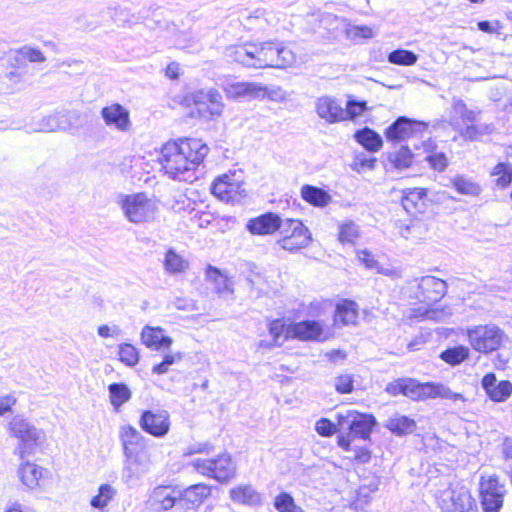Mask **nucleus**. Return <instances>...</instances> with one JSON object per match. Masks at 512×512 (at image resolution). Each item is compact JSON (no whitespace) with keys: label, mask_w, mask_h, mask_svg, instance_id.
Returning <instances> with one entry per match:
<instances>
[{"label":"nucleus","mask_w":512,"mask_h":512,"mask_svg":"<svg viewBox=\"0 0 512 512\" xmlns=\"http://www.w3.org/2000/svg\"><path fill=\"white\" fill-rule=\"evenodd\" d=\"M453 188L460 194L477 197L482 192V187L472 178L465 175H457L451 179Z\"/></svg>","instance_id":"nucleus-36"},{"label":"nucleus","mask_w":512,"mask_h":512,"mask_svg":"<svg viewBox=\"0 0 512 512\" xmlns=\"http://www.w3.org/2000/svg\"><path fill=\"white\" fill-rule=\"evenodd\" d=\"M426 160L433 169L438 171H443L448 164L445 154L441 152L428 155Z\"/></svg>","instance_id":"nucleus-56"},{"label":"nucleus","mask_w":512,"mask_h":512,"mask_svg":"<svg viewBox=\"0 0 512 512\" xmlns=\"http://www.w3.org/2000/svg\"><path fill=\"white\" fill-rule=\"evenodd\" d=\"M386 428L397 436L413 433L416 423L413 419L400 414H395L387 420Z\"/></svg>","instance_id":"nucleus-34"},{"label":"nucleus","mask_w":512,"mask_h":512,"mask_svg":"<svg viewBox=\"0 0 512 512\" xmlns=\"http://www.w3.org/2000/svg\"><path fill=\"white\" fill-rule=\"evenodd\" d=\"M479 493L484 512H499L503 506L507 489L497 475H482L479 482Z\"/></svg>","instance_id":"nucleus-7"},{"label":"nucleus","mask_w":512,"mask_h":512,"mask_svg":"<svg viewBox=\"0 0 512 512\" xmlns=\"http://www.w3.org/2000/svg\"><path fill=\"white\" fill-rule=\"evenodd\" d=\"M442 512H478L477 505L467 489L447 493L442 499Z\"/></svg>","instance_id":"nucleus-19"},{"label":"nucleus","mask_w":512,"mask_h":512,"mask_svg":"<svg viewBox=\"0 0 512 512\" xmlns=\"http://www.w3.org/2000/svg\"><path fill=\"white\" fill-rule=\"evenodd\" d=\"M334 386L339 393H351L353 391V378L349 374L339 375L335 378Z\"/></svg>","instance_id":"nucleus-55"},{"label":"nucleus","mask_w":512,"mask_h":512,"mask_svg":"<svg viewBox=\"0 0 512 512\" xmlns=\"http://www.w3.org/2000/svg\"><path fill=\"white\" fill-rule=\"evenodd\" d=\"M316 432L323 437H330L334 433L339 432L338 423L334 424L327 418L319 419L315 424Z\"/></svg>","instance_id":"nucleus-52"},{"label":"nucleus","mask_w":512,"mask_h":512,"mask_svg":"<svg viewBox=\"0 0 512 512\" xmlns=\"http://www.w3.org/2000/svg\"><path fill=\"white\" fill-rule=\"evenodd\" d=\"M301 196L316 207H325L332 201V197L325 190L311 185H304L301 188Z\"/></svg>","instance_id":"nucleus-35"},{"label":"nucleus","mask_w":512,"mask_h":512,"mask_svg":"<svg viewBox=\"0 0 512 512\" xmlns=\"http://www.w3.org/2000/svg\"><path fill=\"white\" fill-rule=\"evenodd\" d=\"M375 164H376L375 158H368L365 155L361 154V155H357L354 158V160L351 164V168H352V170H354L358 173H361L365 170H373L375 167Z\"/></svg>","instance_id":"nucleus-53"},{"label":"nucleus","mask_w":512,"mask_h":512,"mask_svg":"<svg viewBox=\"0 0 512 512\" xmlns=\"http://www.w3.org/2000/svg\"><path fill=\"white\" fill-rule=\"evenodd\" d=\"M426 130V124L410 120L406 117H399L385 130L388 141L399 143L416 137Z\"/></svg>","instance_id":"nucleus-16"},{"label":"nucleus","mask_w":512,"mask_h":512,"mask_svg":"<svg viewBox=\"0 0 512 512\" xmlns=\"http://www.w3.org/2000/svg\"><path fill=\"white\" fill-rule=\"evenodd\" d=\"M367 110L368 107L365 101L349 100L344 108V113L346 114L344 115V121L355 120Z\"/></svg>","instance_id":"nucleus-49"},{"label":"nucleus","mask_w":512,"mask_h":512,"mask_svg":"<svg viewBox=\"0 0 512 512\" xmlns=\"http://www.w3.org/2000/svg\"><path fill=\"white\" fill-rule=\"evenodd\" d=\"M206 278L215 284L218 293L225 291L231 292V283L227 276L224 275L218 268L209 265L205 272Z\"/></svg>","instance_id":"nucleus-42"},{"label":"nucleus","mask_w":512,"mask_h":512,"mask_svg":"<svg viewBox=\"0 0 512 512\" xmlns=\"http://www.w3.org/2000/svg\"><path fill=\"white\" fill-rule=\"evenodd\" d=\"M280 230L283 237L278 243L284 250L297 251L307 247L312 241L310 231L300 220L286 219Z\"/></svg>","instance_id":"nucleus-11"},{"label":"nucleus","mask_w":512,"mask_h":512,"mask_svg":"<svg viewBox=\"0 0 512 512\" xmlns=\"http://www.w3.org/2000/svg\"><path fill=\"white\" fill-rule=\"evenodd\" d=\"M424 189L414 188L409 190L402 199L404 209L409 213L423 212L425 209Z\"/></svg>","instance_id":"nucleus-37"},{"label":"nucleus","mask_w":512,"mask_h":512,"mask_svg":"<svg viewBox=\"0 0 512 512\" xmlns=\"http://www.w3.org/2000/svg\"><path fill=\"white\" fill-rule=\"evenodd\" d=\"M119 359L127 366H134L139 361L138 350L131 344H121L119 346Z\"/></svg>","instance_id":"nucleus-48"},{"label":"nucleus","mask_w":512,"mask_h":512,"mask_svg":"<svg viewBox=\"0 0 512 512\" xmlns=\"http://www.w3.org/2000/svg\"><path fill=\"white\" fill-rule=\"evenodd\" d=\"M211 494V487L209 485L199 483L187 487L181 491V499L186 502L189 508L198 507L203 501Z\"/></svg>","instance_id":"nucleus-31"},{"label":"nucleus","mask_w":512,"mask_h":512,"mask_svg":"<svg viewBox=\"0 0 512 512\" xmlns=\"http://www.w3.org/2000/svg\"><path fill=\"white\" fill-rule=\"evenodd\" d=\"M467 336L476 351L489 353L500 347L504 332L493 324L478 325L468 329Z\"/></svg>","instance_id":"nucleus-9"},{"label":"nucleus","mask_w":512,"mask_h":512,"mask_svg":"<svg viewBox=\"0 0 512 512\" xmlns=\"http://www.w3.org/2000/svg\"><path fill=\"white\" fill-rule=\"evenodd\" d=\"M182 359V353L176 352V353H170L166 354L159 364H156L152 367V372L154 374L162 375L168 372L169 367L173 365L176 362L181 361Z\"/></svg>","instance_id":"nucleus-51"},{"label":"nucleus","mask_w":512,"mask_h":512,"mask_svg":"<svg viewBox=\"0 0 512 512\" xmlns=\"http://www.w3.org/2000/svg\"><path fill=\"white\" fill-rule=\"evenodd\" d=\"M117 495V490L110 484H101L98 488V493L92 497L90 505L98 510H105L109 503Z\"/></svg>","instance_id":"nucleus-38"},{"label":"nucleus","mask_w":512,"mask_h":512,"mask_svg":"<svg viewBox=\"0 0 512 512\" xmlns=\"http://www.w3.org/2000/svg\"><path fill=\"white\" fill-rule=\"evenodd\" d=\"M492 131V125L474 122L465 125V127L461 130L460 135L465 140L476 141L479 140L482 136L490 134Z\"/></svg>","instance_id":"nucleus-41"},{"label":"nucleus","mask_w":512,"mask_h":512,"mask_svg":"<svg viewBox=\"0 0 512 512\" xmlns=\"http://www.w3.org/2000/svg\"><path fill=\"white\" fill-rule=\"evenodd\" d=\"M315 111L321 119L330 124L344 121V115H346L339 101L331 96L317 98Z\"/></svg>","instance_id":"nucleus-20"},{"label":"nucleus","mask_w":512,"mask_h":512,"mask_svg":"<svg viewBox=\"0 0 512 512\" xmlns=\"http://www.w3.org/2000/svg\"><path fill=\"white\" fill-rule=\"evenodd\" d=\"M60 124L57 122V118L54 114L44 117L39 123V131L42 132H53L60 130Z\"/></svg>","instance_id":"nucleus-57"},{"label":"nucleus","mask_w":512,"mask_h":512,"mask_svg":"<svg viewBox=\"0 0 512 512\" xmlns=\"http://www.w3.org/2000/svg\"><path fill=\"white\" fill-rule=\"evenodd\" d=\"M454 110L458 115H460L464 125L477 122V118L480 113L479 111L468 109L466 104L461 100H457L454 103Z\"/></svg>","instance_id":"nucleus-50"},{"label":"nucleus","mask_w":512,"mask_h":512,"mask_svg":"<svg viewBox=\"0 0 512 512\" xmlns=\"http://www.w3.org/2000/svg\"><path fill=\"white\" fill-rule=\"evenodd\" d=\"M405 380H406V378H402V379H398L392 383H389L386 387V391L393 396H396L398 394L404 395Z\"/></svg>","instance_id":"nucleus-63"},{"label":"nucleus","mask_w":512,"mask_h":512,"mask_svg":"<svg viewBox=\"0 0 512 512\" xmlns=\"http://www.w3.org/2000/svg\"><path fill=\"white\" fill-rule=\"evenodd\" d=\"M108 390L110 402L115 409H119L131 398L130 389L123 383H112L109 385Z\"/></svg>","instance_id":"nucleus-39"},{"label":"nucleus","mask_w":512,"mask_h":512,"mask_svg":"<svg viewBox=\"0 0 512 512\" xmlns=\"http://www.w3.org/2000/svg\"><path fill=\"white\" fill-rule=\"evenodd\" d=\"M339 432L349 431L355 438L367 439L375 424L372 415L362 414L355 410H347L337 414Z\"/></svg>","instance_id":"nucleus-12"},{"label":"nucleus","mask_w":512,"mask_h":512,"mask_svg":"<svg viewBox=\"0 0 512 512\" xmlns=\"http://www.w3.org/2000/svg\"><path fill=\"white\" fill-rule=\"evenodd\" d=\"M284 331L286 332V329L282 320H274L269 325V332L275 342L279 340Z\"/></svg>","instance_id":"nucleus-62"},{"label":"nucleus","mask_w":512,"mask_h":512,"mask_svg":"<svg viewBox=\"0 0 512 512\" xmlns=\"http://www.w3.org/2000/svg\"><path fill=\"white\" fill-rule=\"evenodd\" d=\"M354 139L367 151L375 153L383 146L382 137L374 130L365 127L355 132Z\"/></svg>","instance_id":"nucleus-32"},{"label":"nucleus","mask_w":512,"mask_h":512,"mask_svg":"<svg viewBox=\"0 0 512 512\" xmlns=\"http://www.w3.org/2000/svg\"><path fill=\"white\" fill-rule=\"evenodd\" d=\"M141 342L147 348L159 351L168 350L173 343V339L164 335V329L162 327L146 325L141 331Z\"/></svg>","instance_id":"nucleus-25"},{"label":"nucleus","mask_w":512,"mask_h":512,"mask_svg":"<svg viewBox=\"0 0 512 512\" xmlns=\"http://www.w3.org/2000/svg\"><path fill=\"white\" fill-rule=\"evenodd\" d=\"M275 508L279 512H304L303 509L294 503V499L287 493H281L275 498Z\"/></svg>","instance_id":"nucleus-47"},{"label":"nucleus","mask_w":512,"mask_h":512,"mask_svg":"<svg viewBox=\"0 0 512 512\" xmlns=\"http://www.w3.org/2000/svg\"><path fill=\"white\" fill-rule=\"evenodd\" d=\"M469 356V348L463 345H459L453 348H449L443 351L440 355L441 359L448 364L458 365Z\"/></svg>","instance_id":"nucleus-43"},{"label":"nucleus","mask_w":512,"mask_h":512,"mask_svg":"<svg viewBox=\"0 0 512 512\" xmlns=\"http://www.w3.org/2000/svg\"><path fill=\"white\" fill-rule=\"evenodd\" d=\"M283 221L274 213H265L248 220L246 229L253 235H271L282 227Z\"/></svg>","instance_id":"nucleus-21"},{"label":"nucleus","mask_w":512,"mask_h":512,"mask_svg":"<svg viewBox=\"0 0 512 512\" xmlns=\"http://www.w3.org/2000/svg\"><path fill=\"white\" fill-rule=\"evenodd\" d=\"M436 398L448 399L452 401H465V398L462 394L453 392L447 385L443 383H421V401Z\"/></svg>","instance_id":"nucleus-27"},{"label":"nucleus","mask_w":512,"mask_h":512,"mask_svg":"<svg viewBox=\"0 0 512 512\" xmlns=\"http://www.w3.org/2000/svg\"><path fill=\"white\" fill-rule=\"evenodd\" d=\"M119 437L123 446L124 455L136 454L140 451H151L145 437L133 426L127 425L120 429Z\"/></svg>","instance_id":"nucleus-22"},{"label":"nucleus","mask_w":512,"mask_h":512,"mask_svg":"<svg viewBox=\"0 0 512 512\" xmlns=\"http://www.w3.org/2000/svg\"><path fill=\"white\" fill-rule=\"evenodd\" d=\"M162 264L164 271L168 275L173 276L185 274L190 268L189 260L178 253L174 248L166 250Z\"/></svg>","instance_id":"nucleus-28"},{"label":"nucleus","mask_w":512,"mask_h":512,"mask_svg":"<svg viewBox=\"0 0 512 512\" xmlns=\"http://www.w3.org/2000/svg\"><path fill=\"white\" fill-rule=\"evenodd\" d=\"M390 163L399 170L406 169L411 166L413 155L407 146L401 148L388 156Z\"/></svg>","instance_id":"nucleus-44"},{"label":"nucleus","mask_w":512,"mask_h":512,"mask_svg":"<svg viewBox=\"0 0 512 512\" xmlns=\"http://www.w3.org/2000/svg\"><path fill=\"white\" fill-rule=\"evenodd\" d=\"M339 435L337 437L338 445L343 448L344 450H349L350 443L355 437L349 434V431L345 432H338Z\"/></svg>","instance_id":"nucleus-64"},{"label":"nucleus","mask_w":512,"mask_h":512,"mask_svg":"<svg viewBox=\"0 0 512 512\" xmlns=\"http://www.w3.org/2000/svg\"><path fill=\"white\" fill-rule=\"evenodd\" d=\"M209 152L208 146L200 139L183 138L163 145L160 163L169 178L191 182L196 179L195 169Z\"/></svg>","instance_id":"nucleus-1"},{"label":"nucleus","mask_w":512,"mask_h":512,"mask_svg":"<svg viewBox=\"0 0 512 512\" xmlns=\"http://www.w3.org/2000/svg\"><path fill=\"white\" fill-rule=\"evenodd\" d=\"M11 435L18 439L16 452L23 459L34 453L44 438V432L26 419L16 416L9 423Z\"/></svg>","instance_id":"nucleus-4"},{"label":"nucleus","mask_w":512,"mask_h":512,"mask_svg":"<svg viewBox=\"0 0 512 512\" xmlns=\"http://www.w3.org/2000/svg\"><path fill=\"white\" fill-rule=\"evenodd\" d=\"M418 56L409 50L397 49L389 53L388 62L401 66H412L416 64Z\"/></svg>","instance_id":"nucleus-45"},{"label":"nucleus","mask_w":512,"mask_h":512,"mask_svg":"<svg viewBox=\"0 0 512 512\" xmlns=\"http://www.w3.org/2000/svg\"><path fill=\"white\" fill-rule=\"evenodd\" d=\"M225 93L231 99H274L277 91L257 82H236L225 87Z\"/></svg>","instance_id":"nucleus-15"},{"label":"nucleus","mask_w":512,"mask_h":512,"mask_svg":"<svg viewBox=\"0 0 512 512\" xmlns=\"http://www.w3.org/2000/svg\"><path fill=\"white\" fill-rule=\"evenodd\" d=\"M491 176L495 178L494 183L497 187L504 189L512 183V164L507 162L498 163L491 171Z\"/></svg>","instance_id":"nucleus-40"},{"label":"nucleus","mask_w":512,"mask_h":512,"mask_svg":"<svg viewBox=\"0 0 512 512\" xmlns=\"http://www.w3.org/2000/svg\"><path fill=\"white\" fill-rule=\"evenodd\" d=\"M481 385L494 402H504L512 394V383L507 380L498 381L494 373L486 374L482 378Z\"/></svg>","instance_id":"nucleus-23"},{"label":"nucleus","mask_w":512,"mask_h":512,"mask_svg":"<svg viewBox=\"0 0 512 512\" xmlns=\"http://www.w3.org/2000/svg\"><path fill=\"white\" fill-rule=\"evenodd\" d=\"M181 499V490L172 486H158L150 495V502L155 510H169Z\"/></svg>","instance_id":"nucleus-24"},{"label":"nucleus","mask_w":512,"mask_h":512,"mask_svg":"<svg viewBox=\"0 0 512 512\" xmlns=\"http://www.w3.org/2000/svg\"><path fill=\"white\" fill-rule=\"evenodd\" d=\"M21 54L31 62H44L46 60L40 50L31 47H23Z\"/></svg>","instance_id":"nucleus-59"},{"label":"nucleus","mask_w":512,"mask_h":512,"mask_svg":"<svg viewBox=\"0 0 512 512\" xmlns=\"http://www.w3.org/2000/svg\"><path fill=\"white\" fill-rule=\"evenodd\" d=\"M193 468L200 474L212 477L219 482H228L236 476L237 466L229 454L215 459H194Z\"/></svg>","instance_id":"nucleus-6"},{"label":"nucleus","mask_w":512,"mask_h":512,"mask_svg":"<svg viewBox=\"0 0 512 512\" xmlns=\"http://www.w3.org/2000/svg\"><path fill=\"white\" fill-rule=\"evenodd\" d=\"M16 397L13 394H7L0 396V416H3L9 412L16 404Z\"/></svg>","instance_id":"nucleus-61"},{"label":"nucleus","mask_w":512,"mask_h":512,"mask_svg":"<svg viewBox=\"0 0 512 512\" xmlns=\"http://www.w3.org/2000/svg\"><path fill=\"white\" fill-rule=\"evenodd\" d=\"M226 55L243 66L256 69H284L298 62L293 49L278 40L232 46L227 49Z\"/></svg>","instance_id":"nucleus-2"},{"label":"nucleus","mask_w":512,"mask_h":512,"mask_svg":"<svg viewBox=\"0 0 512 512\" xmlns=\"http://www.w3.org/2000/svg\"><path fill=\"white\" fill-rule=\"evenodd\" d=\"M100 115L105 125L111 129L122 133H127L131 129L130 112L119 103H111L103 107Z\"/></svg>","instance_id":"nucleus-18"},{"label":"nucleus","mask_w":512,"mask_h":512,"mask_svg":"<svg viewBox=\"0 0 512 512\" xmlns=\"http://www.w3.org/2000/svg\"><path fill=\"white\" fill-rule=\"evenodd\" d=\"M410 289L414 291L416 299L430 305L439 301L446 294L447 284L440 278L428 275L413 280L410 283Z\"/></svg>","instance_id":"nucleus-14"},{"label":"nucleus","mask_w":512,"mask_h":512,"mask_svg":"<svg viewBox=\"0 0 512 512\" xmlns=\"http://www.w3.org/2000/svg\"><path fill=\"white\" fill-rule=\"evenodd\" d=\"M358 319V305L354 301L343 300L337 304L334 325H355Z\"/></svg>","instance_id":"nucleus-29"},{"label":"nucleus","mask_w":512,"mask_h":512,"mask_svg":"<svg viewBox=\"0 0 512 512\" xmlns=\"http://www.w3.org/2000/svg\"><path fill=\"white\" fill-rule=\"evenodd\" d=\"M118 204L125 218L134 224H143L154 220L157 205L145 193L120 195Z\"/></svg>","instance_id":"nucleus-3"},{"label":"nucleus","mask_w":512,"mask_h":512,"mask_svg":"<svg viewBox=\"0 0 512 512\" xmlns=\"http://www.w3.org/2000/svg\"><path fill=\"white\" fill-rule=\"evenodd\" d=\"M333 336V329L321 320H306L289 325L285 338H297L303 341L324 342Z\"/></svg>","instance_id":"nucleus-10"},{"label":"nucleus","mask_w":512,"mask_h":512,"mask_svg":"<svg viewBox=\"0 0 512 512\" xmlns=\"http://www.w3.org/2000/svg\"><path fill=\"white\" fill-rule=\"evenodd\" d=\"M452 315V311L449 307H427L419 306L416 308H410L407 314V318L416 321H434L443 322Z\"/></svg>","instance_id":"nucleus-26"},{"label":"nucleus","mask_w":512,"mask_h":512,"mask_svg":"<svg viewBox=\"0 0 512 512\" xmlns=\"http://www.w3.org/2000/svg\"><path fill=\"white\" fill-rule=\"evenodd\" d=\"M44 471L45 469L41 466L26 461L20 464L18 475L26 487L33 489L39 486V481L43 477Z\"/></svg>","instance_id":"nucleus-30"},{"label":"nucleus","mask_w":512,"mask_h":512,"mask_svg":"<svg viewBox=\"0 0 512 512\" xmlns=\"http://www.w3.org/2000/svg\"><path fill=\"white\" fill-rule=\"evenodd\" d=\"M121 470V481L128 488L140 485L143 476L149 473L154 465L152 451H140L136 454L124 455Z\"/></svg>","instance_id":"nucleus-5"},{"label":"nucleus","mask_w":512,"mask_h":512,"mask_svg":"<svg viewBox=\"0 0 512 512\" xmlns=\"http://www.w3.org/2000/svg\"><path fill=\"white\" fill-rule=\"evenodd\" d=\"M339 229V241L341 243H354L359 237V228L352 221L341 224Z\"/></svg>","instance_id":"nucleus-46"},{"label":"nucleus","mask_w":512,"mask_h":512,"mask_svg":"<svg viewBox=\"0 0 512 512\" xmlns=\"http://www.w3.org/2000/svg\"><path fill=\"white\" fill-rule=\"evenodd\" d=\"M230 498L247 505H257L261 502L260 494L251 485H239L230 490Z\"/></svg>","instance_id":"nucleus-33"},{"label":"nucleus","mask_w":512,"mask_h":512,"mask_svg":"<svg viewBox=\"0 0 512 512\" xmlns=\"http://www.w3.org/2000/svg\"><path fill=\"white\" fill-rule=\"evenodd\" d=\"M139 424L148 434L161 438L170 430V415L163 409L147 410L142 413Z\"/></svg>","instance_id":"nucleus-17"},{"label":"nucleus","mask_w":512,"mask_h":512,"mask_svg":"<svg viewBox=\"0 0 512 512\" xmlns=\"http://www.w3.org/2000/svg\"><path fill=\"white\" fill-rule=\"evenodd\" d=\"M330 304L326 301H314L310 304L308 313L313 317H320L326 312V308L329 307Z\"/></svg>","instance_id":"nucleus-60"},{"label":"nucleus","mask_w":512,"mask_h":512,"mask_svg":"<svg viewBox=\"0 0 512 512\" xmlns=\"http://www.w3.org/2000/svg\"><path fill=\"white\" fill-rule=\"evenodd\" d=\"M214 196L226 203H238L246 196L245 183L236 173L218 177L211 188Z\"/></svg>","instance_id":"nucleus-13"},{"label":"nucleus","mask_w":512,"mask_h":512,"mask_svg":"<svg viewBox=\"0 0 512 512\" xmlns=\"http://www.w3.org/2000/svg\"><path fill=\"white\" fill-rule=\"evenodd\" d=\"M404 395L414 401H421V383L415 379L406 378Z\"/></svg>","instance_id":"nucleus-54"},{"label":"nucleus","mask_w":512,"mask_h":512,"mask_svg":"<svg viewBox=\"0 0 512 512\" xmlns=\"http://www.w3.org/2000/svg\"><path fill=\"white\" fill-rule=\"evenodd\" d=\"M357 257L360 262H362L366 268L375 269L378 267L379 262L375 259V257L368 250H360L357 253Z\"/></svg>","instance_id":"nucleus-58"},{"label":"nucleus","mask_w":512,"mask_h":512,"mask_svg":"<svg viewBox=\"0 0 512 512\" xmlns=\"http://www.w3.org/2000/svg\"><path fill=\"white\" fill-rule=\"evenodd\" d=\"M188 100L195 106L198 117L210 120L223 113L224 103L221 94L214 88L197 90Z\"/></svg>","instance_id":"nucleus-8"}]
</instances>
